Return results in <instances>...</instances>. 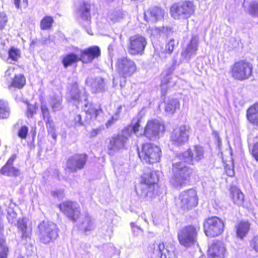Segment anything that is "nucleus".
<instances>
[{"label":"nucleus","instance_id":"nucleus-1","mask_svg":"<svg viewBox=\"0 0 258 258\" xmlns=\"http://www.w3.org/2000/svg\"><path fill=\"white\" fill-rule=\"evenodd\" d=\"M139 122L140 120L138 118H134L131 125L123 130L121 134L114 135L112 137L108 146L109 154L112 155L120 150L123 149L128 141V137L130 136L132 132L138 136L140 127Z\"/></svg>","mask_w":258,"mask_h":258},{"label":"nucleus","instance_id":"nucleus-2","mask_svg":"<svg viewBox=\"0 0 258 258\" xmlns=\"http://www.w3.org/2000/svg\"><path fill=\"white\" fill-rule=\"evenodd\" d=\"M158 180L157 171H152L150 174L144 175V182L141 183L136 189L137 194L141 199L148 200L152 198L155 195L158 194Z\"/></svg>","mask_w":258,"mask_h":258},{"label":"nucleus","instance_id":"nucleus-3","mask_svg":"<svg viewBox=\"0 0 258 258\" xmlns=\"http://www.w3.org/2000/svg\"><path fill=\"white\" fill-rule=\"evenodd\" d=\"M193 172V169L183 163H173L172 164L173 176L170 179V183L176 188L182 187L188 181Z\"/></svg>","mask_w":258,"mask_h":258},{"label":"nucleus","instance_id":"nucleus-4","mask_svg":"<svg viewBox=\"0 0 258 258\" xmlns=\"http://www.w3.org/2000/svg\"><path fill=\"white\" fill-rule=\"evenodd\" d=\"M252 69V65L250 62L241 60L230 66L229 73L234 80L243 81L251 76Z\"/></svg>","mask_w":258,"mask_h":258},{"label":"nucleus","instance_id":"nucleus-5","mask_svg":"<svg viewBox=\"0 0 258 258\" xmlns=\"http://www.w3.org/2000/svg\"><path fill=\"white\" fill-rule=\"evenodd\" d=\"M198 203L196 191L194 189L182 192L176 200V207L183 211H188L196 207Z\"/></svg>","mask_w":258,"mask_h":258},{"label":"nucleus","instance_id":"nucleus-6","mask_svg":"<svg viewBox=\"0 0 258 258\" xmlns=\"http://www.w3.org/2000/svg\"><path fill=\"white\" fill-rule=\"evenodd\" d=\"M161 152L159 147L152 144H145L143 145L142 150L138 152V154L143 162L153 164L160 161Z\"/></svg>","mask_w":258,"mask_h":258},{"label":"nucleus","instance_id":"nucleus-7","mask_svg":"<svg viewBox=\"0 0 258 258\" xmlns=\"http://www.w3.org/2000/svg\"><path fill=\"white\" fill-rule=\"evenodd\" d=\"M198 229L192 225L184 226L178 232V239L180 244L186 247H191L197 241Z\"/></svg>","mask_w":258,"mask_h":258},{"label":"nucleus","instance_id":"nucleus-8","mask_svg":"<svg viewBox=\"0 0 258 258\" xmlns=\"http://www.w3.org/2000/svg\"><path fill=\"white\" fill-rule=\"evenodd\" d=\"M223 221L217 217H211L205 219L204 230L206 236L214 237L221 235L224 231Z\"/></svg>","mask_w":258,"mask_h":258},{"label":"nucleus","instance_id":"nucleus-9","mask_svg":"<svg viewBox=\"0 0 258 258\" xmlns=\"http://www.w3.org/2000/svg\"><path fill=\"white\" fill-rule=\"evenodd\" d=\"M195 8L190 2H182L174 4L170 8L171 16L174 19H186L194 13Z\"/></svg>","mask_w":258,"mask_h":258},{"label":"nucleus","instance_id":"nucleus-10","mask_svg":"<svg viewBox=\"0 0 258 258\" xmlns=\"http://www.w3.org/2000/svg\"><path fill=\"white\" fill-rule=\"evenodd\" d=\"M115 68L119 75L123 77V83H125L126 77L132 76L137 70L135 62L125 56H121L117 59Z\"/></svg>","mask_w":258,"mask_h":258},{"label":"nucleus","instance_id":"nucleus-11","mask_svg":"<svg viewBox=\"0 0 258 258\" xmlns=\"http://www.w3.org/2000/svg\"><path fill=\"white\" fill-rule=\"evenodd\" d=\"M40 239L42 242L47 244L58 236V229L51 222H43L39 225Z\"/></svg>","mask_w":258,"mask_h":258},{"label":"nucleus","instance_id":"nucleus-12","mask_svg":"<svg viewBox=\"0 0 258 258\" xmlns=\"http://www.w3.org/2000/svg\"><path fill=\"white\" fill-rule=\"evenodd\" d=\"M165 130L164 125L158 120L149 121L144 129V135L150 140L159 139Z\"/></svg>","mask_w":258,"mask_h":258},{"label":"nucleus","instance_id":"nucleus-13","mask_svg":"<svg viewBox=\"0 0 258 258\" xmlns=\"http://www.w3.org/2000/svg\"><path fill=\"white\" fill-rule=\"evenodd\" d=\"M190 129L188 125H181L174 128L170 136L172 144L178 146L185 144L188 140Z\"/></svg>","mask_w":258,"mask_h":258},{"label":"nucleus","instance_id":"nucleus-14","mask_svg":"<svg viewBox=\"0 0 258 258\" xmlns=\"http://www.w3.org/2000/svg\"><path fill=\"white\" fill-rule=\"evenodd\" d=\"M147 43L146 38L141 35L137 34L131 36L128 46V53L133 55H142Z\"/></svg>","mask_w":258,"mask_h":258},{"label":"nucleus","instance_id":"nucleus-15","mask_svg":"<svg viewBox=\"0 0 258 258\" xmlns=\"http://www.w3.org/2000/svg\"><path fill=\"white\" fill-rule=\"evenodd\" d=\"M204 148L200 145H196L184 152L180 158L184 160L185 162L194 164L204 158Z\"/></svg>","mask_w":258,"mask_h":258},{"label":"nucleus","instance_id":"nucleus-16","mask_svg":"<svg viewBox=\"0 0 258 258\" xmlns=\"http://www.w3.org/2000/svg\"><path fill=\"white\" fill-rule=\"evenodd\" d=\"M153 247V252L160 254V258H176L175 253V246L169 243L154 244L150 246V248Z\"/></svg>","mask_w":258,"mask_h":258},{"label":"nucleus","instance_id":"nucleus-17","mask_svg":"<svg viewBox=\"0 0 258 258\" xmlns=\"http://www.w3.org/2000/svg\"><path fill=\"white\" fill-rule=\"evenodd\" d=\"M60 210L70 219L76 221L80 214L79 205L77 202L66 201L59 205Z\"/></svg>","mask_w":258,"mask_h":258},{"label":"nucleus","instance_id":"nucleus-18","mask_svg":"<svg viewBox=\"0 0 258 258\" xmlns=\"http://www.w3.org/2000/svg\"><path fill=\"white\" fill-rule=\"evenodd\" d=\"M87 160V155L86 154H76L69 159L67 167L72 172H76L84 168Z\"/></svg>","mask_w":258,"mask_h":258},{"label":"nucleus","instance_id":"nucleus-19","mask_svg":"<svg viewBox=\"0 0 258 258\" xmlns=\"http://www.w3.org/2000/svg\"><path fill=\"white\" fill-rule=\"evenodd\" d=\"M69 89L70 90L68 93L69 101L73 102L77 107H78L80 102L83 100L85 102H87V95L86 92L84 91L83 94L81 95V91L79 90L76 83H73L69 86Z\"/></svg>","mask_w":258,"mask_h":258},{"label":"nucleus","instance_id":"nucleus-20","mask_svg":"<svg viewBox=\"0 0 258 258\" xmlns=\"http://www.w3.org/2000/svg\"><path fill=\"white\" fill-rule=\"evenodd\" d=\"M225 251V247L223 242L218 240L214 241L209 247V257L224 258Z\"/></svg>","mask_w":258,"mask_h":258},{"label":"nucleus","instance_id":"nucleus-21","mask_svg":"<svg viewBox=\"0 0 258 258\" xmlns=\"http://www.w3.org/2000/svg\"><path fill=\"white\" fill-rule=\"evenodd\" d=\"M100 55V48L97 46L90 47L81 51L80 60L83 63L91 62Z\"/></svg>","mask_w":258,"mask_h":258},{"label":"nucleus","instance_id":"nucleus-22","mask_svg":"<svg viewBox=\"0 0 258 258\" xmlns=\"http://www.w3.org/2000/svg\"><path fill=\"white\" fill-rule=\"evenodd\" d=\"M15 159V155L12 156L9 159L5 165L0 170V173L1 174L10 177H17L20 175L19 169L13 166Z\"/></svg>","mask_w":258,"mask_h":258},{"label":"nucleus","instance_id":"nucleus-23","mask_svg":"<svg viewBox=\"0 0 258 258\" xmlns=\"http://www.w3.org/2000/svg\"><path fill=\"white\" fill-rule=\"evenodd\" d=\"M198 47V38L196 36H192L187 47L182 51V57L186 60H189L196 55Z\"/></svg>","mask_w":258,"mask_h":258},{"label":"nucleus","instance_id":"nucleus-24","mask_svg":"<svg viewBox=\"0 0 258 258\" xmlns=\"http://www.w3.org/2000/svg\"><path fill=\"white\" fill-rule=\"evenodd\" d=\"M86 85L90 87L94 92L103 91L105 87L104 80L100 77H88L86 80Z\"/></svg>","mask_w":258,"mask_h":258},{"label":"nucleus","instance_id":"nucleus-25","mask_svg":"<svg viewBox=\"0 0 258 258\" xmlns=\"http://www.w3.org/2000/svg\"><path fill=\"white\" fill-rule=\"evenodd\" d=\"M84 111L86 112L87 117L90 120H94L102 112L100 106L93 103H85L84 107Z\"/></svg>","mask_w":258,"mask_h":258},{"label":"nucleus","instance_id":"nucleus-26","mask_svg":"<svg viewBox=\"0 0 258 258\" xmlns=\"http://www.w3.org/2000/svg\"><path fill=\"white\" fill-rule=\"evenodd\" d=\"M95 226L91 217L88 215L82 216L79 220L78 228L86 234L88 232L93 230Z\"/></svg>","mask_w":258,"mask_h":258},{"label":"nucleus","instance_id":"nucleus-27","mask_svg":"<svg viewBox=\"0 0 258 258\" xmlns=\"http://www.w3.org/2000/svg\"><path fill=\"white\" fill-rule=\"evenodd\" d=\"M164 11L160 8L155 7L151 8L149 12H147L144 14L145 19L147 21L155 22L162 19L164 15Z\"/></svg>","mask_w":258,"mask_h":258},{"label":"nucleus","instance_id":"nucleus-28","mask_svg":"<svg viewBox=\"0 0 258 258\" xmlns=\"http://www.w3.org/2000/svg\"><path fill=\"white\" fill-rule=\"evenodd\" d=\"M247 117L250 122L258 125V103L249 108L247 111Z\"/></svg>","mask_w":258,"mask_h":258},{"label":"nucleus","instance_id":"nucleus-29","mask_svg":"<svg viewBox=\"0 0 258 258\" xmlns=\"http://www.w3.org/2000/svg\"><path fill=\"white\" fill-rule=\"evenodd\" d=\"M26 84V79L22 74L15 75L12 78L11 83L9 87H13L17 89H22Z\"/></svg>","mask_w":258,"mask_h":258},{"label":"nucleus","instance_id":"nucleus-30","mask_svg":"<svg viewBox=\"0 0 258 258\" xmlns=\"http://www.w3.org/2000/svg\"><path fill=\"white\" fill-rule=\"evenodd\" d=\"M79 60H80V56L74 53H70L63 56L62 63L64 68H67L68 67Z\"/></svg>","mask_w":258,"mask_h":258},{"label":"nucleus","instance_id":"nucleus-31","mask_svg":"<svg viewBox=\"0 0 258 258\" xmlns=\"http://www.w3.org/2000/svg\"><path fill=\"white\" fill-rule=\"evenodd\" d=\"M231 194L233 202L238 206H242L244 201V195L236 187L231 188Z\"/></svg>","mask_w":258,"mask_h":258},{"label":"nucleus","instance_id":"nucleus-32","mask_svg":"<svg viewBox=\"0 0 258 258\" xmlns=\"http://www.w3.org/2000/svg\"><path fill=\"white\" fill-rule=\"evenodd\" d=\"M180 103L177 99H169L165 103V110L169 114H173L177 109H179Z\"/></svg>","mask_w":258,"mask_h":258},{"label":"nucleus","instance_id":"nucleus-33","mask_svg":"<svg viewBox=\"0 0 258 258\" xmlns=\"http://www.w3.org/2000/svg\"><path fill=\"white\" fill-rule=\"evenodd\" d=\"M17 223L18 230L22 234V237H28L31 234V229L27 226L25 220L23 218L19 219Z\"/></svg>","mask_w":258,"mask_h":258},{"label":"nucleus","instance_id":"nucleus-34","mask_svg":"<svg viewBox=\"0 0 258 258\" xmlns=\"http://www.w3.org/2000/svg\"><path fill=\"white\" fill-rule=\"evenodd\" d=\"M250 224L248 222H240L236 227V234L238 237L242 239L245 237L249 229Z\"/></svg>","mask_w":258,"mask_h":258},{"label":"nucleus","instance_id":"nucleus-35","mask_svg":"<svg viewBox=\"0 0 258 258\" xmlns=\"http://www.w3.org/2000/svg\"><path fill=\"white\" fill-rule=\"evenodd\" d=\"M10 114V109L8 103L2 99H0V118H8Z\"/></svg>","mask_w":258,"mask_h":258},{"label":"nucleus","instance_id":"nucleus-36","mask_svg":"<svg viewBox=\"0 0 258 258\" xmlns=\"http://www.w3.org/2000/svg\"><path fill=\"white\" fill-rule=\"evenodd\" d=\"M21 51L19 49L15 47H11L8 51L9 57L7 58V61L9 62L12 63L11 61H17L21 56Z\"/></svg>","mask_w":258,"mask_h":258},{"label":"nucleus","instance_id":"nucleus-37","mask_svg":"<svg viewBox=\"0 0 258 258\" xmlns=\"http://www.w3.org/2000/svg\"><path fill=\"white\" fill-rule=\"evenodd\" d=\"M61 98L59 96H52L50 98V105L53 111H56L61 109Z\"/></svg>","mask_w":258,"mask_h":258},{"label":"nucleus","instance_id":"nucleus-38","mask_svg":"<svg viewBox=\"0 0 258 258\" xmlns=\"http://www.w3.org/2000/svg\"><path fill=\"white\" fill-rule=\"evenodd\" d=\"M53 19L51 16L44 17L40 22V27L42 30H48L51 27Z\"/></svg>","mask_w":258,"mask_h":258},{"label":"nucleus","instance_id":"nucleus-39","mask_svg":"<svg viewBox=\"0 0 258 258\" xmlns=\"http://www.w3.org/2000/svg\"><path fill=\"white\" fill-rule=\"evenodd\" d=\"M9 248L6 240L3 237H0V258H7Z\"/></svg>","mask_w":258,"mask_h":258},{"label":"nucleus","instance_id":"nucleus-40","mask_svg":"<svg viewBox=\"0 0 258 258\" xmlns=\"http://www.w3.org/2000/svg\"><path fill=\"white\" fill-rule=\"evenodd\" d=\"M123 14L122 12L119 9L112 11L109 14V18L113 23L119 22L120 20L123 19Z\"/></svg>","mask_w":258,"mask_h":258},{"label":"nucleus","instance_id":"nucleus-41","mask_svg":"<svg viewBox=\"0 0 258 258\" xmlns=\"http://www.w3.org/2000/svg\"><path fill=\"white\" fill-rule=\"evenodd\" d=\"M81 13L83 19L89 24L90 21V5L84 3L81 9Z\"/></svg>","mask_w":258,"mask_h":258},{"label":"nucleus","instance_id":"nucleus-42","mask_svg":"<svg viewBox=\"0 0 258 258\" xmlns=\"http://www.w3.org/2000/svg\"><path fill=\"white\" fill-rule=\"evenodd\" d=\"M45 122L48 133L50 135H51L52 138L53 139H55L56 138V135L55 134V130L54 122L51 119L46 121Z\"/></svg>","mask_w":258,"mask_h":258},{"label":"nucleus","instance_id":"nucleus-43","mask_svg":"<svg viewBox=\"0 0 258 258\" xmlns=\"http://www.w3.org/2000/svg\"><path fill=\"white\" fill-rule=\"evenodd\" d=\"M71 126L76 129L81 126H84V123L82 120V116L80 114H76L72 121Z\"/></svg>","mask_w":258,"mask_h":258},{"label":"nucleus","instance_id":"nucleus-44","mask_svg":"<svg viewBox=\"0 0 258 258\" xmlns=\"http://www.w3.org/2000/svg\"><path fill=\"white\" fill-rule=\"evenodd\" d=\"M17 214L12 209L8 210L7 219L10 223L16 225L17 221Z\"/></svg>","mask_w":258,"mask_h":258},{"label":"nucleus","instance_id":"nucleus-45","mask_svg":"<svg viewBox=\"0 0 258 258\" xmlns=\"http://www.w3.org/2000/svg\"><path fill=\"white\" fill-rule=\"evenodd\" d=\"M175 68L173 65L171 66L168 68H167L163 73L162 76H164L165 78H167L165 79V80L162 81V84L165 83V84H168L169 83V81H168V77L170 75V74H172V73L174 70Z\"/></svg>","mask_w":258,"mask_h":258},{"label":"nucleus","instance_id":"nucleus-46","mask_svg":"<svg viewBox=\"0 0 258 258\" xmlns=\"http://www.w3.org/2000/svg\"><path fill=\"white\" fill-rule=\"evenodd\" d=\"M249 13L253 16H258V3L253 2L248 7Z\"/></svg>","mask_w":258,"mask_h":258},{"label":"nucleus","instance_id":"nucleus-47","mask_svg":"<svg viewBox=\"0 0 258 258\" xmlns=\"http://www.w3.org/2000/svg\"><path fill=\"white\" fill-rule=\"evenodd\" d=\"M41 109L44 120L46 121L51 119L49 110L46 105L45 104H42Z\"/></svg>","mask_w":258,"mask_h":258},{"label":"nucleus","instance_id":"nucleus-48","mask_svg":"<svg viewBox=\"0 0 258 258\" xmlns=\"http://www.w3.org/2000/svg\"><path fill=\"white\" fill-rule=\"evenodd\" d=\"M28 133V128L27 126H22L18 132V136L22 139H25Z\"/></svg>","mask_w":258,"mask_h":258},{"label":"nucleus","instance_id":"nucleus-49","mask_svg":"<svg viewBox=\"0 0 258 258\" xmlns=\"http://www.w3.org/2000/svg\"><path fill=\"white\" fill-rule=\"evenodd\" d=\"M131 226L132 229V232L134 235L139 236L142 234L143 230L140 227L136 225L134 223L132 222L131 223Z\"/></svg>","mask_w":258,"mask_h":258},{"label":"nucleus","instance_id":"nucleus-50","mask_svg":"<svg viewBox=\"0 0 258 258\" xmlns=\"http://www.w3.org/2000/svg\"><path fill=\"white\" fill-rule=\"evenodd\" d=\"M175 41L173 39H171L166 45L165 51L166 53L169 54H171L173 51L174 47Z\"/></svg>","mask_w":258,"mask_h":258},{"label":"nucleus","instance_id":"nucleus-51","mask_svg":"<svg viewBox=\"0 0 258 258\" xmlns=\"http://www.w3.org/2000/svg\"><path fill=\"white\" fill-rule=\"evenodd\" d=\"M9 43L8 39L5 34H1L0 36V49H5V47Z\"/></svg>","mask_w":258,"mask_h":258},{"label":"nucleus","instance_id":"nucleus-52","mask_svg":"<svg viewBox=\"0 0 258 258\" xmlns=\"http://www.w3.org/2000/svg\"><path fill=\"white\" fill-rule=\"evenodd\" d=\"M250 247L258 253V235L254 237L250 241Z\"/></svg>","mask_w":258,"mask_h":258},{"label":"nucleus","instance_id":"nucleus-53","mask_svg":"<svg viewBox=\"0 0 258 258\" xmlns=\"http://www.w3.org/2000/svg\"><path fill=\"white\" fill-rule=\"evenodd\" d=\"M7 22V17L4 13H0V30L5 27Z\"/></svg>","mask_w":258,"mask_h":258},{"label":"nucleus","instance_id":"nucleus-54","mask_svg":"<svg viewBox=\"0 0 258 258\" xmlns=\"http://www.w3.org/2000/svg\"><path fill=\"white\" fill-rule=\"evenodd\" d=\"M15 69L13 67H10L8 69V70L5 72V77L7 79H8V78H12V76H15Z\"/></svg>","mask_w":258,"mask_h":258},{"label":"nucleus","instance_id":"nucleus-55","mask_svg":"<svg viewBox=\"0 0 258 258\" xmlns=\"http://www.w3.org/2000/svg\"><path fill=\"white\" fill-rule=\"evenodd\" d=\"M252 154L255 159L258 161V142L256 143L253 147Z\"/></svg>","mask_w":258,"mask_h":258},{"label":"nucleus","instance_id":"nucleus-56","mask_svg":"<svg viewBox=\"0 0 258 258\" xmlns=\"http://www.w3.org/2000/svg\"><path fill=\"white\" fill-rule=\"evenodd\" d=\"M121 110L122 107L121 106H119L117 107V110L115 111V113L111 117L113 118V120H114L115 121H116L119 119Z\"/></svg>","mask_w":258,"mask_h":258},{"label":"nucleus","instance_id":"nucleus-57","mask_svg":"<svg viewBox=\"0 0 258 258\" xmlns=\"http://www.w3.org/2000/svg\"><path fill=\"white\" fill-rule=\"evenodd\" d=\"M100 128L93 129L91 132L90 136L91 137H95L100 132Z\"/></svg>","mask_w":258,"mask_h":258},{"label":"nucleus","instance_id":"nucleus-58","mask_svg":"<svg viewBox=\"0 0 258 258\" xmlns=\"http://www.w3.org/2000/svg\"><path fill=\"white\" fill-rule=\"evenodd\" d=\"M226 174L229 176H233L234 175V171L233 169L225 168Z\"/></svg>","mask_w":258,"mask_h":258},{"label":"nucleus","instance_id":"nucleus-59","mask_svg":"<svg viewBox=\"0 0 258 258\" xmlns=\"http://www.w3.org/2000/svg\"><path fill=\"white\" fill-rule=\"evenodd\" d=\"M116 121L114 120H113V118L111 117L110 119L107 120V121L106 123V126L107 127H109L110 126H111L112 124H113Z\"/></svg>","mask_w":258,"mask_h":258},{"label":"nucleus","instance_id":"nucleus-60","mask_svg":"<svg viewBox=\"0 0 258 258\" xmlns=\"http://www.w3.org/2000/svg\"><path fill=\"white\" fill-rule=\"evenodd\" d=\"M157 29L159 31V32L166 33V31H168V28L167 27L165 28L164 27H162L158 28Z\"/></svg>","mask_w":258,"mask_h":258},{"label":"nucleus","instance_id":"nucleus-61","mask_svg":"<svg viewBox=\"0 0 258 258\" xmlns=\"http://www.w3.org/2000/svg\"><path fill=\"white\" fill-rule=\"evenodd\" d=\"M52 195L54 196H56L57 197H60L61 195H62V193L59 191H52Z\"/></svg>","mask_w":258,"mask_h":258},{"label":"nucleus","instance_id":"nucleus-62","mask_svg":"<svg viewBox=\"0 0 258 258\" xmlns=\"http://www.w3.org/2000/svg\"><path fill=\"white\" fill-rule=\"evenodd\" d=\"M109 247L110 248V252L112 253H115V251L116 250V248L113 246V245L111 244H109Z\"/></svg>","mask_w":258,"mask_h":258},{"label":"nucleus","instance_id":"nucleus-63","mask_svg":"<svg viewBox=\"0 0 258 258\" xmlns=\"http://www.w3.org/2000/svg\"><path fill=\"white\" fill-rule=\"evenodd\" d=\"M20 0H14V4L16 8L18 9L20 8Z\"/></svg>","mask_w":258,"mask_h":258},{"label":"nucleus","instance_id":"nucleus-64","mask_svg":"<svg viewBox=\"0 0 258 258\" xmlns=\"http://www.w3.org/2000/svg\"><path fill=\"white\" fill-rule=\"evenodd\" d=\"M253 176L255 179H258V170L254 172Z\"/></svg>","mask_w":258,"mask_h":258}]
</instances>
